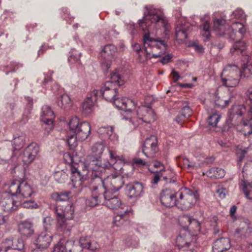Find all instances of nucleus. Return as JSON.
Listing matches in <instances>:
<instances>
[{
    "label": "nucleus",
    "mask_w": 252,
    "mask_h": 252,
    "mask_svg": "<svg viewBox=\"0 0 252 252\" xmlns=\"http://www.w3.org/2000/svg\"><path fill=\"white\" fill-rule=\"evenodd\" d=\"M94 101L92 97H87L82 105V113L87 115L90 114L93 111Z\"/></svg>",
    "instance_id": "obj_34"
},
{
    "label": "nucleus",
    "mask_w": 252,
    "mask_h": 252,
    "mask_svg": "<svg viewBox=\"0 0 252 252\" xmlns=\"http://www.w3.org/2000/svg\"><path fill=\"white\" fill-rule=\"evenodd\" d=\"M211 225L213 227L214 234H217L219 232L220 230L217 228V221L218 218L216 216H214L211 220Z\"/></svg>",
    "instance_id": "obj_63"
},
{
    "label": "nucleus",
    "mask_w": 252,
    "mask_h": 252,
    "mask_svg": "<svg viewBox=\"0 0 252 252\" xmlns=\"http://www.w3.org/2000/svg\"><path fill=\"white\" fill-rule=\"evenodd\" d=\"M54 223V220L51 217H46L43 220V226L44 231L43 232H47L51 233V230Z\"/></svg>",
    "instance_id": "obj_47"
},
{
    "label": "nucleus",
    "mask_w": 252,
    "mask_h": 252,
    "mask_svg": "<svg viewBox=\"0 0 252 252\" xmlns=\"http://www.w3.org/2000/svg\"><path fill=\"white\" fill-rule=\"evenodd\" d=\"M55 115L51 108L47 105L44 106L42 109L41 121L45 124L51 126L50 128H51L53 127L52 124Z\"/></svg>",
    "instance_id": "obj_25"
},
{
    "label": "nucleus",
    "mask_w": 252,
    "mask_h": 252,
    "mask_svg": "<svg viewBox=\"0 0 252 252\" xmlns=\"http://www.w3.org/2000/svg\"><path fill=\"white\" fill-rule=\"evenodd\" d=\"M6 193L7 192L4 189V192L0 195L1 198L0 200V206L3 211L9 213L16 210L20 205V202L15 200L13 198L14 196L11 195L10 196H7Z\"/></svg>",
    "instance_id": "obj_14"
},
{
    "label": "nucleus",
    "mask_w": 252,
    "mask_h": 252,
    "mask_svg": "<svg viewBox=\"0 0 252 252\" xmlns=\"http://www.w3.org/2000/svg\"><path fill=\"white\" fill-rule=\"evenodd\" d=\"M117 52V47L113 44H109L103 47L101 56L107 60L113 59Z\"/></svg>",
    "instance_id": "obj_30"
},
{
    "label": "nucleus",
    "mask_w": 252,
    "mask_h": 252,
    "mask_svg": "<svg viewBox=\"0 0 252 252\" xmlns=\"http://www.w3.org/2000/svg\"><path fill=\"white\" fill-rule=\"evenodd\" d=\"M81 53L73 49L70 53L68 60L70 63H79Z\"/></svg>",
    "instance_id": "obj_51"
},
{
    "label": "nucleus",
    "mask_w": 252,
    "mask_h": 252,
    "mask_svg": "<svg viewBox=\"0 0 252 252\" xmlns=\"http://www.w3.org/2000/svg\"><path fill=\"white\" fill-rule=\"evenodd\" d=\"M185 105L181 109V113L182 114V117L186 118L187 119L189 117L192 115V110L188 106L187 102H186Z\"/></svg>",
    "instance_id": "obj_57"
},
{
    "label": "nucleus",
    "mask_w": 252,
    "mask_h": 252,
    "mask_svg": "<svg viewBox=\"0 0 252 252\" xmlns=\"http://www.w3.org/2000/svg\"><path fill=\"white\" fill-rule=\"evenodd\" d=\"M188 229L190 231H193L195 232H200L201 230V224L200 222L197 220L192 217L191 220L190 221Z\"/></svg>",
    "instance_id": "obj_48"
},
{
    "label": "nucleus",
    "mask_w": 252,
    "mask_h": 252,
    "mask_svg": "<svg viewBox=\"0 0 252 252\" xmlns=\"http://www.w3.org/2000/svg\"><path fill=\"white\" fill-rule=\"evenodd\" d=\"M11 244H12V238L4 239L1 244V250H3L4 252H9Z\"/></svg>",
    "instance_id": "obj_59"
},
{
    "label": "nucleus",
    "mask_w": 252,
    "mask_h": 252,
    "mask_svg": "<svg viewBox=\"0 0 252 252\" xmlns=\"http://www.w3.org/2000/svg\"><path fill=\"white\" fill-rule=\"evenodd\" d=\"M234 17L236 19H243L245 18L244 11L241 9H237L233 13Z\"/></svg>",
    "instance_id": "obj_64"
},
{
    "label": "nucleus",
    "mask_w": 252,
    "mask_h": 252,
    "mask_svg": "<svg viewBox=\"0 0 252 252\" xmlns=\"http://www.w3.org/2000/svg\"><path fill=\"white\" fill-rule=\"evenodd\" d=\"M56 221L57 227L59 231L64 232L71 230L72 225L67 221L74 218V209L70 202L57 203L53 206Z\"/></svg>",
    "instance_id": "obj_3"
},
{
    "label": "nucleus",
    "mask_w": 252,
    "mask_h": 252,
    "mask_svg": "<svg viewBox=\"0 0 252 252\" xmlns=\"http://www.w3.org/2000/svg\"><path fill=\"white\" fill-rule=\"evenodd\" d=\"M53 252H82V247L79 241L62 239L55 246Z\"/></svg>",
    "instance_id": "obj_13"
},
{
    "label": "nucleus",
    "mask_w": 252,
    "mask_h": 252,
    "mask_svg": "<svg viewBox=\"0 0 252 252\" xmlns=\"http://www.w3.org/2000/svg\"><path fill=\"white\" fill-rule=\"evenodd\" d=\"M110 162H106L100 163L97 158H94L89 156L85 162H81L78 167L76 165L71 166V180L72 186L74 188H78L79 191L81 190L82 187H86L90 185L91 180L96 177H100L101 173L105 169L113 168L114 170L122 172L123 166L125 162V158L123 156H118L115 151L109 150Z\"/></svg>",
    "instance_id": "obj_2"
},
{
    "label": "nucleus",
    "mask_w": 252,
    "mask_h": 252,
    "mask_svg": "<svg viewBox=\"0 0 252 252\" xmlns=\"http://www.w3.org/2000/svg\"><path fill=\"white\" fill-rule=\"evenodd\" d=\"M192 217L189 215H184L179 219L180 224L183 227V230L187 231L188 230L190 221L191 220Z\"/></svg>",
    "instance_id": "obj_43"
},
{
    "label": "nucleus",
    "mask_w": 252,
    "mask_h": 252,
    "mask_svg": "<svg viewBox=\"0 0 252 252\" xmlns=\"http://www.w3.org/2000/svg\"><path fill=\"white\" fill-rule=\"evenodd\" d=\"M35 156L24 150L22 157L24 164H28L32 162L35 159Z\"/></svg>",
    "instance_id": "obj_53"
},
{
    "label": "nucleus",
    "mask_w": 252,
    "mask_h": 252,
    "mask_svg": "<svg viewBox=\"0 0 252 252\" xmlns=\"http://www.w3.org/2000/svg\"><path fill=\"white\" fill-rule=\"evenodd\" d=\"M201 29L202 35L205 38V40H209L210 37L209 21H205L201 26Z\"/></svg>",
    "instance_id": "obj_42"
},
{
    "label": "nucleus",
    "mask_w": 252,
    "mask_h": 252,
    "mask_svg": "<svg viewBox=\"0 0 252 252\" xmlns=\"http://www.w3.org/2000/svg\"><path fill=\"white\" fill-rule=\"evenodd\" d=\"M55 180L59 183H63L67 179V174L63 171H58L54 175Z\"/></svg>",
    "instance_id": "obj_55"
},
{
    "label": "nucleus",
    "mask_w": 252,
    "mask_h": 252,
    "mask_svg": "<svg viewBox=\"0 0 252 252\" xmlns=\"http://www.w3.org/2000/svg\"><path fill=\"white\" fill-rule=\"evenodd\" d=\"M240 77H248L252 74V64L247 62L242 65V68L240 69Z\"/></svg>",
    "instance_id": "obj_41"
},
{
    "label": "nucleus",
    "mask_w": 252,
    "mask_h": 252,
    "mask_svg": "<svg viewBox=\"0 0 252 252\" xmlns=\"http://www.w3.org/2000/svg\"><path fill=\"white\" fill-rule=\"evenodd\" d=\"M227 31H229L228 38L236 41L230 49V53L232 55L242 53L246 48L245 43L240 40L246 32L244 26L241 23L236 22L233 23L230 27L229 26Z\"/></svg>",
    "instance_id": "obj_4"
},
{
    "label": "nucleus",
    "mask_w": 252,
    "mask_h": 252,
    "mask_svg": "<svg viewBox=\"0 0 252 252\" xmlns=\"http://www.w3.org/2000/svg\"><path fill=\"white\" fill-rule=\"evenodd\" d=\"M13 243L14 248L13 252H23L24 249V243L22 239L18 238L16 239H13Z\"/></svg>",
    "instance_id": "obj_44"
},
{
    "label": "nucleus",
    "mask_w": 252,
    "mask_h": 252,
    "mask_svg": "<svg viewBox=\"0 0 252 252\" xmlns=\"http://www.w3.org/2000/svg\"><path fill=\"white\" fill-rule=\"evenodd\" d=\"M71 132L75 133L78 136L79 140H85L89 136L91 132V126L87 122L79 123V120L77 118L71 119L68 124Z\"/></svg>",
    "instance_id": "obj_11"
},
{
    "label": "nucleus",
    "mask_w": 252,
    "mask_h": 252,
    "mask_svg": "<svg viewBox=\"0 0 252 252\" xmlns=\"http://www.w3.org/2000/svg\"><path fill=\"white\" fill-rule=\"evenodd\" d=\"M126 190L129 197H137L141 195L143 191V186L141 183L136 182L126 186Z\"/></svg>",
    "instance_id": "obj_27"
},
{
    "label": "nucleus",
    "mask_w": 252,
    "mask_h": 252,
    "mask_svg": "<svg viewBox=\"0 0 252 252\" xmlns=\"http://www.w3.org/2000/svg\"><path fill=\"white\" fill-rule=\"evenodd\" d=\"M126 244L129 247L136 248L139 245V239L137 236H132L126 239Z\"/></svg>",
    "instance_id": "obj_52"
},
{
    "label": "nucleus",
    "mask_w": 252,
    "mask_h": 252,
    "mask_svg": "<svg viewBox=\"0 0 252 252\" xmlns=\"http://www.w3.org/2000/svg\"><path fill=\"white\" fill-rule=\"evenodd\" d=\"M103 194V198L105 200V205L110 209H117L121 208L122 209V207L126 208V206L122 204V201L119 197L109 191H101Z\"/></svg>",
    "instance_id": "obj_17"
},
{
    "label": "nucleus",
    "mask_w": 252,
    "mask_h": 252,
    "mask_svg": "<svg viewBox=\"0 0 252 252\" xmlns=\"http://www.w3.org/2000/svg\"><path fill=\"white\" fill-rule=\"evenodd\" d=\"M5 192L20 199H28L34 194L32 188L26 182L13 180L4 186Z\"/></svg>",
    "instance_id": "obj_5"
},
{
    "label": "nucleus",
    "mask_w": 252,
    "mask_h": 252,
    "mask_svg": "<svg viewBox=\"0 0 252 252\" xmlns=\"http://www.w3.org/2000/svg\"><path fill=\"white\" fill-rule=\"evenodd\" d=\"M124 84L118 71L116 70L111 73L110 80L105 83L100 90V94L108 101H112L117 94L116 85L120 86Z\"/></svg>",
    "instance_id": "obj_6"
},
{
    "label": "nucleus",
    "mask_w": 252,
    "mask_h": 252,
    "mask_svg": "<svg viewBox=\"0 0 252 252\" xmlns=\"http://www.w3.org/2000/svg\"><path fill=\"white\" fill-rule=\"evenodd\" d=\"M131 115L130 114L129 117H126V116H125V117L126 120H128L134 127L138 126L141 123V122L151 123L156 120L155 113L150 106H141L139 107L137 110L138 118L135 117L132 118Z\"/></svg>",
    "instance_id": "obj_9"
},
{
    "label": "nucleus",
    "mask_w": 252,
    "mask_h": 252,
    "mask_svg": "<svg viewBox=\"0 0 252 252\" xmlns=\"http://www.w3.org/2000/svg\"><path fill=\"white\" fill-rule=\"evenodd\" d=\"M240 69L235 64H228L223 68L220 75L221 85L227 88L235 87L240 82Z\"/></svg>",
    "instance_id": "obj_7"
},
{
    "label": "nucleus",
    "mask_w": 252,
    "mask_h": 252,
    "mask_svg": "<svg viewBox=\"0 0 252 252\" xmlns=\"http://www.w3.org/2000/svg\"><path fill=\"white\" fill-rule=\"evenodd\" d=\"M229 102V99H224L222 98H220V96H218L217 95L215 96V103L218 107L224 108L228 105Z\"/></svg>",
    "instance_id": "obj_56"
},
{
    "label": "nucleus",
    "mask_w": 252,
    "mask_h": 252,
    "mask_svg": "<svg viewBox=\"0 0 252 252\" xmlns=\"http://www.w3.org/2000/svg\"><path fill=\"white\" fill-rule=\"evenodd\" d=\"M18 231L24 237H30L34 233L33 224L29 220L23 221L19 224Z\"/></svg>",
    "instance_id": "obj_26"
},
{
    "label": "nucleus",
    "mask_w": 252,
    "mask_h": 252,
    "mask_svg": "<svg viewBox=\"0 0 252 252\" xmlns=\"http://www.w3.org/2000/svg\"><path fill=\"white\" fill-rule=\"evenodd\" d=\"M228 27L229 25L227 24L225 20L223 19H218L214 21L213 30L220 35L226 36L228 38Z\"/></svg>",
    "instance_id": "obj_21"
},
{
    "label": "nucleus",
    "mask_w": 252,
    "mask_h": 252,
    "mask_svg": "<svg viewBox=\"0 0 252 252\" xmlns=\"http://www.w3.org/2000/svg\"><path fill=\"white\" fill-rule=\"evenodd\" d=\"M249 107L246 104V100L244 104H239L234 105L230 112V115H237L242 116L246 111L248 112Z\"/></svg>",
    "instance_id": "obj_37"
},
{
    "label": "nucleus",
    "mask_w": 252,
    "mask_h": 252,
    "mask_svg": "<svg viewBox=\"0 0 252 252\" xmlns=\"http://www.w3.org/2000/svg\"><path fill=\"white\" fill-rule=\"evenodd\" d=\"M252 232V224L248 220L241 221L238 228L236 230V233L240 237L249 236Z\"/></svg>",
    "instance_id": "obj_28"
},
{
    "label": "nucleus",
    "mask_w": 252,
    "mask_h": 252,
    "mask_svg": "<svg viewBox=\"0 0 252 252\" xmlns=\"http://www.w3.org/2000/svg\"><path fill=\"white\" fill-rule=\"evenodd\" d=\"M112 100L113 104L117 108L125 111L123 118L125 120V116H126V117H129L131 110L135 106V104L133 100L126 97L114 98Z\"/></svg>",
    "instance_id": "obj_15"
},
{
    "label": "nucleus",
    "mask_w": 252,
    "mask_h": 252,
    "mask_svg": "<svg viewBox=\"0 0 252 252\" xmlns=\"http://www.w3.org/2000/svg\"><path fill=\"white\" fill-rule=\"evenodd\" d=\"M101 189L103 191H117L123 187L124 182L121 175H111L104 180L101 179Z\"/></svg>",
    "instance_id": "obj_12"
},
{
    "label": "nucleus",
    "mask_w": 252,
    "mask_h": 252,
    "mask_svg": "<svg viewBox=\"0 0 252 252\" xmlns=\"http://www.w3.org/2000/svg\"><path fill=\"white\" fill-rule=\"evenodd\" d=\"M247 99L246 104L249 106L248 114L252 115V87L249 88L246 93Z\"/></svg>",
    "instance_id": "obj_50"
},
{
    "label": "nucleus",
    "mask_w": 252,
    "mask_h": 252,
    "mask_svg": "<svg viewBox=\"0 0 252 252\" xmlns=\"http://www.w3.org/2000/svg\"><path fill=\"white\" fill-rule=\"evenodd\" d=\"M26 135L21 132L14 136L12 141V145L15 150H19L24 145L25 143Z\"/></svg>",
    "instance_id": "obj_32"
},
{
    "label": "nucleus",
    "mask_w": 252,
    "mask_h": 252,
    "mask_svg": "<svg viewBox=\"0 0 252 252\" xmlns=\"http://www.w3.org/2000/svg\"><path fill=\"white\" fill-rule=\"evenodd\" d=\"M148 162L149 161L142 159L139 157H136L133 159V163L138 166L149 165Z\"/></svg>",
    "instance_id": "obj_60"
},
{
    "label": "nucleus",
    "mask_w": 252,
    "mask_h": 252,
    "mask_svg": "<svg viewBox=\"0 0 252 252\" xmlns=\"http://www.w3.org/2000/svg\"><path fill=\"white\" fill-rule=\"evenodd\" d=\"M206 174L210 178H221L225 175V171L222 168L212 167L208 170Z\"/></svg>",
    "instance_id": "obj_35"
},
{
    "label": "nucleus",
    "mask_w": 252,
    "mask_h": 252,
    "mask_svg": "<svg viewBox=\"0 0 252 252\" xmlns=\"http://www.w3.org/2000/svg\"><path fill=\"white\" fill-rule=\"evenodd\" d=\"M176 192L171 189H165L160 193V201L167 207L176 206Z\"/></svg>",
    "instance_id": "obj_19"
},
{
    "label": "nucleus",
    "mask_w": 252,
    "mask_h": 252,
    "mask_svg": "<svg viewBox=\"0 0 252 252\" xmlns=\"http://www.w3.org/2000/svg\"><path fill=\"white\" fill-rule=\"evenodd\" d=\"M248 152V148H245L244 149H238L237 150V154L239 156V161H242L244 158L245 155Z\"/></svg>",
    "instance_id": "obj_61"
},
{
    "label": "nucleus",
    "mask_w": 252,
    "mask_h": 252,
    "mask_svg": "<svg viewBox=\"0 0 252 252\" xmlns=\"http://www.w3.org/2000/svg\"><path fill=\"white\" fill-rule=\"evenodd\" d=\"M158 151V140L156 136L151 135L146 138L142 148V153L148 158H152Z\"/></svg>",
    "instance_id": "obj_16"
},
{
    "label": "nucleus",
    "mask_w": 252,
    "mask_h": 252,
    "mask_svg": "<svg viewBox=\"0 0 252 252\" xmlns=\"http://www.w3.org/2000/svg\"><path fill=\"white\" fill-rule=\"evenodd\" d=\"M231 247L230 239L226 237H222L216 240L213 244V252H223Z\"/></svg>",
    "instance_id": "obj_23"
},
{
    "label": "nucleus",
    "mask_w": 252,
    "mask_h": 252,
    "mask_svg": "<svg viewBox=\"0 0 252 252\" xmlns=\"http://www.w3.org/2000/svg\"><path fill=\"white\" fill-rule=\"evenodd\" d=\"M79 243L82 247V250L83 249H86L92 251H94L97 249L99 246L98 244L94 240H90L87 237H81L79 240Z\"/></svg>",
    "instance_id": "obj_29"
},
{
    "label": "nucleus",
    "mask_w": 252,
    "mask_h": 252,
    "mask_svg": "<svg viewBox=\"0 0 252 252\" xmlns=\"http://www.w3.org/2000/svg\"><path fill=\"white\" fill-rule=\"evenodd\" d=\"M67 136L68 144L69 146L70 147V148H73L76 145L78 136H77L75 133H72V132H71L70 129H69V131L68 133Z\"/></svg>",
    "instance_id": "obj_54"
},
{
    "label": "nucleus",
    "mask_w": 252,
    "mask_h": 252,
    "mask_svg": "<svg viewBox=\"0 0 252 252\" xmlns=\"http://www.w3.org/2000/svg\"><path fill=\"white\" fill-rule=\"evenodd\" d=\"M20 204L23 208L27 209H37L39 207L38 204L33 199H31L29 200H26L22 203H20Z\"/></svg>",
    "instance_id": "obj_46"
},
{
    "label": "nucleus",
    "mask_w": 252,
    "mask_h": 252,
    "mask_svg": "<svg viewBox=\"0 0 252 252\" xmlns=\"http://www.w3.org/2000/svg\"><path fill=\"white\" fill-rule=\"evenodd\" d=\"M162 177L163 178V179L167 183H175L176 181L175 179L171 177V176H163L162 170H160L158 171H157L154 173V176L152 181V183L154 185L157 184L159 179Z\"/></svg>",
    "instance_id": "obj_33"
},
{
    "label": "nucleus",
    "mask_w": 252,
    "mask_h": 252,
    "mask_svg": "<svg viewBox=\"0 0 252 252\" xmlns=\"http://www.w3.org/2000/svg\"><path fill=\"white\" fill-rule=\"evenodd\" d=\"M51 233L47 232H42L36 239V248L32 252H39L40 249H47L50 245L52 239Z\"/></svg>",
    "instance_id": "obj_18"
},
{
    "label": "nucleus",
    "mask_w": 252,
    "mask_h": 252,
    "mask_svg": "<svg viewBox=\"0 0 252 252\" xmlns=\"http://www.w3.org/2000/svg\"><path fill=\"white\" fill-rule=\"evenodd\" d=\"M252 118L248 121H244L242 125L241 131L245 137H252Z\"/></svg>",
    "instance_id": "obj_39"
},
{
    "label": "nucleus",
    "mask_w": 252,
    "mask_h": 252,
    "mask_svg": "<svg viewBox=\"0 0 252 252\" xmlns=\"http://www.w3.org/2000/svg\"><path fill=\"white\" fill-rule=\"evenodd\" d=\"M25 150L36 157L39 152V147L36 143L32 142L26 147Z\"/></svg>",
    "instance_id": "obj_49"
},
{
    "label": "nucleus",
    "mask_w": 252,
    "mask_h": 252,
    "mask_svg": "<svg viewBox=\"0 0 252 252\" xmlns=\"http://www.w3.org/2000/svg\"><path fill=\"white\" fill-rule=\"evenodd\" d=\"M97 132L102 139H109L114 143L118 142V137L113 133V127L112 126H102L98 129Z\"/></svg>",
    "instance_id": "obj_22"
},
{
    "label": "nucleus",
    "mask_w": 252,
    "mask_h": 252,
    "mask_svg": "<svg viewBox=\"0 0 252 252\" xmlns=\"http://www.w3.org/2000/svg\"><path fill=\"white\" fill-rule=\"evenodd\" d=\"M71 192L68 190L62 191L59 192H55L52 194L53 199L57 201H65L68 200L71 196Z\"/></svg>",
    "instance_id": "obj_38"
},
{
    "label": "nucleus",
    "mask_w": 252,
    "mask_h": 252,
    "mask_svg": "<svg viewBox=\"0 0 252 252\" xmlns=\"http://www.w3.org/2000/svg\"><path fill=\"white\" fill-rule=\"evenodd\" d=\"M104 149V146L101 142L95 143L92 147L93 153L97 157H99L102 155Z\"/></svg>",
    "instance_id": "obj_45"
},
{
    "label": "nucleus",
    "mask_w": 252,
    "mask_h": 252,
    "mask_svg": "<svg viewBox=\"0 0 252 252\" xmlns=\"http://www.w3.org/2000/svg\"><path fill=\"white\" fill-rule=\"evenodd\" d=\"M145 9L143 19L139 20V26L144 32V50L137 54V60L141 63L152 58L160 57L165 53L166 46L164 40L154 37L162 32L166 34L169 27L168 21L161 9L151 5L145 6Z\"/></svg>",
    "instance_id": "obj_1"
},
{
    "label": "nucleus",
    "mask_w": 252,
    "mask_h": 252,
    "mask_svg": "<svg viewBox=\"0 0 252 252\" xmlns=\"http://www.w3.org/2000/svg\"><path fill=\"white\" fill-rule=\"evenodd\" d=\"M240 187L246 197L249 199H252V185L249 182L242 180L240 184Z\"/></svg>",
    "instance_id": "obj_40"
},
{
    "label": "nucleus",
    "mask_w": 252,
    "mask_h": 252,
    "mask_svg": "<svg viewBox=\"0 0 252 252\" xmlns=\"http://www.w3.org/2000/svg\"><path fill=\"white\" fill-rule=\"evenodd\" d=\"M220 118V116L216 114H213L209 117L208 123V124L212 126H215L218 124Z\"/></svg>",
    "instance_id": "obj_58"
},
{
    "label": "nucleus",
    "mask_w": 252,
    "mask_h": 252,
    "mask_svg": "<svg viewBox=\"0 0 252 252\" xmlns=\"http://www.w3.org/2000/svg\"><path fill=\"white\" fill-rule=\"evenodd\" d=\"M131 214V210L130 207H122V209L115 216L113 220L114 224L117 226L121 225L129 218Z\"/></svg>",
    "instance_id": "obj_24"
},
{
    "label": "nucleus",
    "mask_w": 252,
    "mask_h": 252,
    "mask_svg": "<svg viewBox=\"0 0 252 252\" xmlns=\"http://www.w3.org/2000/svg\"><path fill=\"white\" fill-rule=\"evenodd\" d=\"M190 237L191 235L189 231L181 230L179 235L176 239V246L178 247L179 249H184L185 248L191 247L193 245L194 242L193 241L190 242L189 241Z\"/></svg>",
    "instance_id": "obj_20"
},
{
    "label": "nucleus",
    "mask_w": 252,
    "mask_h": 252,
    "mask_svg": "<svg viewBox=\"0 0 252 252\" xmlns=\"http://www.w3.org/2000/svg\"><path fill=\"white\" fill-rule=\"evenodd\" d=\"M189 26L187 25L178 26L176 28L175 35L177 39L184 40L187 38V29Z\"/></svg>",
    "instance_id": "obj_36"
},
{
    "label": "nucleus",
    "mask_w": 252,
    "mask_h": 252,
    "mask_svg": "<svg viewBox=\"0 0 252 252\" xmlns=\"http://www.w3.org/2000/svg\"><path fill=\"white\" fill-rule=\"evenodd\" d=\"M101 183V178L100 177H96L94 179L91 180L89 189L91 191L92 195L86 200V204L87 206L93 207L101 203L104 204V202L102 200L103 194H102V192H100V190L102 191Z\"/></svg>",
    "instance_id": "obj_10"
},
{
    "label": "nucleus",
    "mask_w": 252,
    "mask_h": 252,
    "mask_svg": "<svg viewBox=\"0 0 252 252\" xmlns=\"http://www.w3.org/2000/svg\"><path fill=\"white\" fill-rule=\"evenodd\" d=\"M57 104L59 107L64 110H68L72 106L70 97L66 94L61 95L58 99Z\"/></svg>",
    "instance_id": "obj_31"
},
{
    "label": "nucleus",
    "mask_w": 252,
    "mask_h": 252,
    "mask_svg": "<svg viewBox=\"0 0 252 252\" xmlns=\"http://www.w3.org/2000/svg\"><path fill=\"white\" fill-rule=\"evenodd\" d=\"M183 166L185 168L189 170L193 169L195 167V164L190 163L189 159L185 158L183 159Z\"/></svg>",
    "instance_id": "obj_62"
},
{
    "label": "nucleus",
    "mask_w": 252,
    "mask_h": 252,
    "mask_svg": "<svg viewBox=\"0 0 252 252\" xmlns=\"http://www.w3.org/2000/svg\"><path fill=\"white\" fill-rule=\"evenodd\" d=\"M176 207L182 210L191 208L197 200V195L191 190L182 188L176 192Z\"/></svg>",
    "instance_id": "obj_8"
}]
</instances>
